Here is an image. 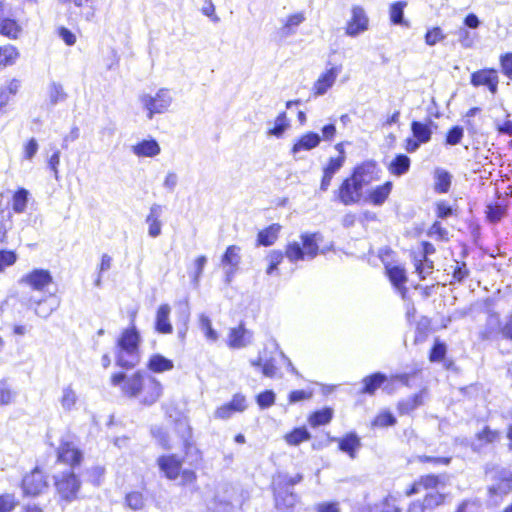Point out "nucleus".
<instances>
[{
	"label": "nucleus",
	"mask_w": 512,
	"mask_h": 512,
	"mask_svg": "<svg viewBox=\"0 0 512 512\" xmlns=\"http://www.w3.org/2000/svg\"><path fill=\"white\" fill-rule=\"evenodd\" d=\"M387 273L390 281L397 288L402 287L407 281L405 269L400 266L387 267Z\"/></svg>",
	"instance_id": "36"
},
{
	"label": "nucleus",
	"mask_w": 512,
	"mask_h": 512,
	"mask_svg": "<svg viewBox=\"0 0 512 512\" xmlns=\"http://www.w3.org/2000/svg\"><path fill=\"white\" fill-rule=\"evenodd\" d=\"M199 324L201 330L204 332L206 338L211 341L218 339L217 332L212 328L211 320L208 316L201 314L199 317Z\"/></svg>",
	"instance_id": "42"
},
{
	"label": "nucleus",
	"mask_w": 512,
	"mask_h": 512,
	"mask_svg": "<svg viewBox=\"0 0 512 512\" xmlns=\"http://www.w3.org/2000/svg\"><path fill=\"white\" fill-rule=\"evenodd\" d=\"M140 102L148 111V118L152 119L154 114L164 113L172 103V97L169 91L161 88L155 96L143 94L140 96Z\"/></svg>",
	"instance_id": "5"
},
{
	"label": "nucleus",
	"mask_w": 512,
	"mask_h": 512,
	"mask_svg": "<svg viewBox=\"0 0 512 512\" xmlns=\"http://www.w3.org/2000/svg\"><path fill=\"white\" fill-rule=\"evenodd\" d=\"M19 33V26L12 19H3L0 21V34L16 38Z\"/></svg>",
	"instance_id": "39"
},
{
	"label": "nucleus",
	"mask_w": 512,
	"mask_h": 512,
	"mask_svg": "<svg viewBox=\"0 0 512 512\" xmlns=\"http://www.w3.org/2000/svg\"><path fill=\"white\" fill-rule=\"evenodd\" d=\"M176 433L180 436L183 442H186V446L189 448L190 438H192V428L186 420L176 421Z\"/></svg>",
	"instance_id": "43"
},
{
	"label": "nucleus",
	"mask_w": 512,
	"mask_h": 512,
	"mask_svg": "<svg viewBox=\"0 0 512 512\" xmlns=\"http://www.w3.org/2000/svg\"><path fill=\"white\" fill-rule=\"evenodd\" d=\"M497 75L496 70L493 69H483L472 73L471 75V84L475 87L481 85H488V83L492 80L494 76Z\"/></svg>",
	"instance_id": "33"
},
{
	"label": "nucleus",
	"mask_w": 512,
	"mask_h": 512,
	"mask_svg": "<svg viewBox=\"0 0 512 512\" xmlns=\"http://www.w3.org/2000/svg\"><path fill=\"white\" fill-rule=\"evenodd\" d=\"M16 506V501L13 495L4 494L0 496V512H12Z\"/></svg>",
	"instance_id": "59"
},
{
	"label": "nucleus",
	"mask_w": 512,
	"mask_h": 512,
	"mask_svg": "<svg viewBox=\"0 0 512 512\" xmlns=\"http://www.w3.org/2000/svg\"><path fill=\"white\" fill-rule=\"evenodd\" d=\"M369 28V18L361 6H353L351 9V18L346 25V35L357 37Z\"/></svg>",
	"instance_id": "7"
},
{
	"label": "nucleus",
	"mask_w": 512,
	"mask_h": 512,
	"mask_svg": "<svg viewBox=\"0 0 512 512\" xmlns=\"http://www.w3.org/2000/svg\"><path fill=\"white\" fill-rule=\"evenodd\" d=\"M29 192L19 188L13 195L12 207L15 213H23L26 210Z\"/></svg>",
	"instance_id": "34"
},
{
	"label": "nucleus",
	"mask_w": 512,
	"mask_h": 512,
	"mask_svg": "<svg viewBox=\"0 0 512 512\" xmlns=\"http://www.w3.org/2000/svg\"><path fill=\"white\" fill-rule=\"evenodd\" d=\"M395 423H396L395 417L389 412L379 414L373 421L374 426H380V427L392 426Z\"/></svg>",
	"instance_id": "60"
},
{
	"label": "nucleus",
	"mask_w": 512,
	"mask_h": 512,
	"mask_svg": "<svg viewBox=\"0 0 512 512\" xmlns=\"http://www.w3.org/2000/svg\"><path fill=\"white\" fill-rule=\"evenodd\" d=\"M158 465L161 471H163L167 478L175 479L178 477L182 461L175 455L161 456L158 458Z\"/></svg>",
	"instance_id": "11"
},
{
	"label": "nucleus",
	"mask_w": 512,
	"mask_h": 512,
	"mask_svg": "<svg viewBox=\"0 0 512 512\" xmlns=\"http://www.w3.org/2000/svg\"><path fill=\"white\" fill-rule=\"evenodd\" d=\"M57 492L66 501L76 499L80 489V482H55Z\"/></svg>",
	"instance_id": "25"
},
{
	"label": "nucleus",
	"mask_w": 512,
	"mask_h": 512,
	"mask_svg": "<svg viewBox=\"0 0 512 512\" xmlns=\"http://www.w3.org/2000/svg\"><path fill=\"white\" fill-rule=\"evenodd\" d=\"M295 482H277L273 485L275 506L280 512H291L297 503V495L293 491Z\"/></svg>",
	"instance_id": "6"
},
{
	"label": "nucleus",
	"mask_w": 512,
	"mask_h": 512,
	"mask_svg": "<svg viewBox=\"0 0 512 512\" xmlns=\"http://www.w3.org/2000/svg\"><path fill=\"white\" fill-rule=\"evenodd\" d=\"M235 412H243L247 408L246 398L242 394H235L228 403Z\"/></svg>",
	"instance_id": "62"
},
{
	"label": "nucleus",
	"mask_w": 512,
	"mask_h": 512,
	"mask_svg": "<svg viewBox=\"0 0 512 512\" xmlns=\"http://www.w3.org/2000/svg\"><path fill=\"white\" fill-rule=\"evenodd\" d=\"M284 256H286L282 251L280 250H272L267 256V259L269 260V266L266 270V273L268 275L272 274L274 271L278 269V265L282 262Z\"/></svg>",
	"instance_id": "46"
},
{
	"label": "nucleus",
	"mask_w": 512,
	"mask_h": 512,
	"mask_svg": "<svg viewBox=\"0 0 512 512\" xmlns=\"http://www.w3.org/2000/svg\"><path fill=\"white\" fill-rule=\"evenodd\" d=\"M132 152L138 157H154L160 154L161 148L156 140L149 139L132 146Z\"/></svg>",
	"instance_id": "16"
},
{
	"label": "nucleus",
	"mask_w": 512,
	"mask_h": 512,
	"mask_svg": "<svg viewBox=\"0 0 512 512\" xmlns=\"http://www.w3.org/2000/svg\"><path fill=\"white\" fill-rule=\"evenodd\" d=\"M140 335L135 326L123 331L118 339L117 348L125 351L139 353Z\"/></svg>",
	"instance_id": "10"
},
{
	"label": "nucleus",
	"mask_w": 512,
	"mask_h": 512,
	"mask_svg": "<svg viewBox=\"0 0 512 512\" xmlns=\"http://www.w3.org/2000/svg\"><path fill=\"white\" fill-rule=\"evenodd\" d=\"M77 401V395L71 386H67L63 389V395L60 400L64 410L70 411Z\"/></svg>",
	"instance_id": "40"
},
{
	"label": "nucleus",
	"mask_w": 512,
	"mask_h": 512,
	"mask_svg": "<svg viewBox=\"0 0 512 512\" xmlns=\"http://www.w3.org/2000/svg\"><path fill=\"white\" fill-rule=\"evenodd\" d=\"M463 136V128L460 126H454L448 131L445 142L447 145L454 146L461 142Z\"/></svg>",
	"instance_id": "51"
},
{
	"label": "nucleus",
	"mask_w": 512,
	"mask_h": 512,
	"mask_svg": "<svg viewBox=\"0 0 512 512\" xmlns=\"http://www.w3.org/2000/svg\"><path fill=\"white\" fill-rule=\"evenodd\" d=\"M151 434L157 440L159 445L166 450H170L172 448L170 444V439L168 433L159 426L151 427Z\"/></svg>",
	"instance_id": "41"
},
{
	"label": "nucleus",
	"mask_w": 512,
	"mask_h": 512,
	"mask_svg": "<svg viewBox=\"0 0 512 512\" xmlns=\"http://www.w3.org/2000/svg\"><path fill=\"white\" fill-rule=\"evenodd\" d=\"M373 169L374 164L372 163H364L355 167L352 175L346 178L339 189L335 191L337 199L346 206L359 202L362 197V189L369 182L365 176L372 173Z\"/></svg>",
	"instance_id": "2"
},
{
	"label": "nucleus",
	"mask_w": 512,
	"mask_h": 512,
	"mask_svg": "<svg viewBox=\"0 0 512 512\" xmlns=\"http://www.w3.org/2000/svg\"><path fill=\"white\" fill-rule=\"evenodd\" d=\"M257 404L261 409H266L272 406L275 402V393L272 390L261 392L256 398Z\"/></svg>",
	"instance_id": "52"
},
{
	"label": "nucleus",
	"mask_w": 512,
	"mask_h": 512,
	"mask_svg": "<svg viewBox=\"0 0 512 512\" xmlns=\"http://www.w3.org/2000/svg\"><path fill=\"white\" fill-rule=\"evenodd\" d=\"M305 21V16L302 12L295 13L290 15L284 26L279 30L281 37H288L295 32V28H297L301 23Z\"/></svg>",
	"instance_id": "32"
},
{
	"label": "nucleus",
	"mask_w": 512,
	"mask_h": 512,
	"mask_svg": "<svg viewBox=\"0 0 512 512\" xmlns=\"http://www.w3.org/2000/svg\"><path fill=\"white\" fill-rule=\"evenodd\" d=\"M339 73L338 68H331L326 73L322 74L314 85L315 94L323 95L327 90L332 87Z\"/></svg>",
	"instance_id": "19"
},
{
	"label": "nucleus",
	"mask_w": 512,
	"mask_h": 512,
	"mask_svg": "<svg viewBox=\"0 0 512 512\" xmlns=\"http://www.w3.org/2000/svg\"><path fill=\"white\" fill-rule=\"evenodd\" d=\"M57 459L60 463L66 464L71 468V473L65 480H76L77 476L74 471L82 462V451L73 442L61 440L57 450Z\"/></svg>",
	"instance_id": "4"
},
{
	"label": "nucleus",
	"mask_w": 512,
	"mask_h": 512,
	"mask_svg": "<svg viewBox=\"0 0 512 512\" xmlns=\"http://www.w3.org/2000/svg\"><path fill=\"white\" fill-rule=\"evenodd\" d=\"M171 308L168 304H162L159 306L156 313L155 330L161 334H171L172 325L169 321V315Z\"/></svg>",
	"instance_id": "14"
},
{
	"label": "nucleus",
	"mask_w": 512,
	"mask_h": 512,
	"mask_svg": "<svg viewBox=\"0 0 512 512\" xmlns=\"http://www.w3.org/2000/svg\"><path fill=\"white\" fill-rule=\"evenodd\" d=\"M162 206L159 204H152L149 214L146 216L145 222L148 225V235L151 238H157L162 232Z\"/></svg>",
	"instance_id": "9"
},
{
	"label": "nucleus",
	"mask_w": 512,
	"mask_h": 512,
	"mask_svg": "<svg viewBox=\"0 0 512 512\" xmlns=\"http://www.w3.org/2000/svg\"><path fill=\"white\" fill-rule=\"evenodd\" d=\"M446 351H447L446 344L436 340V342L434 343V345L430 351L429 360L431 362L442 361L445 358Z\"/></svg>",
	"instance_id": "49"
},
{
	"label": "nucleus",
	"mask_w": 512,
	"mask_h": 512,
	"mask_svg": "<svg viewBox=\"0 0 512 512\" xmlns=\"http://www.w3.org/2000/svg\"><path fill=\"white\" fill-rule=\"evenodd\" d=\"M421 405H423V391L399 401L398 411L402 415L409 414Z\"/></svg>",
	"instance_id": "28"
},
{
	"label": "nucleus",
	"mask_w": 512,
	"mask_h": 512,
	"mask_svg": "<svg viewBox=\"0 0 512 512\" xmlns=\"http://www.w3.org/2000/svg\"><path fill=\"white\" fill-rule=\"evenodd\" d=\"M290 126L289 124V120L286 116V113L285 112H282L280 113L276 120H275V124H274V127L273 128H270L268 131H267V134L269 136H275L277 138H280L282 137V135L284 134L285 130Z\"/></svg>",
	"instance_id": "35"
},
{
	"label": "nucleus",
	"mask_w": 512,
	"mask_h": 512,
	"mask_svg": "<svg viewBox=\"0 0 512 512\" xmlns=\"http://www.w3.org/2000/svg\"><path fill=\"white\" fill-rule=\"evenodd\" d=\"M309 438L310 433L306 428H296L286 436V441L291 445H298Z\"/></svg>",
	"instance_id": "44"
},
{
	"label": "nucleus",
	"mask_w": 512,
	"mask_h": 512,
	"mask_svg": "<svg viewBox=\"0 0 512 512\" xmlns=\"http://www.w3.org/2000/svg\"><path fill=\"white\" fill-rule=\"evenodd\" d=\"M252 334L243 325L232 328L229 332V345L233 348H242L251 342Z\"/></svg>",
	"instance_id": "17"
},
{
	"label": "nucleus",
	"mask_w": 512,
	"mask_h": 512,
	"mask_svg": "<svg viewBox=\"0 0 512 512\" xmlns=\"http://www.w3.org/2000/svg\"><path fill=\"white\" fill-rule=\"evenodd\" d=\"M52 281L51 273L44 269H34L20 279V283L26 284L34 290H42Z\"/></svg>",
	"instance_id": "8"
},
{
	"label": "nucleus",
	"mask_w": 512,
	"mask_h": 512,
	"mask_svg": "<svg viewBox=\"0 0 512 512\" xmlns=\"http://www.w3.org/2000/svg\"><path fill=\"white\" fill-rule=\"evenodd\" d=\"M392 190V182L388 181L383 185L377 186L375 189L370 191L368 195V199L374 205L380 206L382 205Z\"/></svg>",
	"instance_id": "27"
},
{
	"label": "nucleus",
	"mask_w": 512,
	"mask_h": 512,
	"mask_svg": "<svg viewBox=\"0 0 512 512\" xmlns=\"http://www.w3.org/2000/svg\"><path fill=\"white\" fill-rule=\"evenodd\" d=\"M241 248L237 245H230L227 247L225 253L221 258V264L224 267H239L241 263Z\"/></svg>",
	"instance_id": "29"
},
{
	"label": "nucleus",
	"mask_w": 512,
	"mask_h": 512,
	"mask_svg": "<svg viewBox=\"0 0 512 512\" xmlns=\"http://www.w3.org/2000/svg\"><path fill=\"white\" fill-rule=\"evenodd\" d=\"M127 505L133 510H140L144 506L143 496L139 492H132L126 496Z\"/></svg>",
	"instance_id": "55"
},
{
	"label": "nucleus",
	"mask_w": 512,
	"mask_h": 512,
	"mask_svg": "<svg viewBox=\"0 0 512 512\" xmlns=\"http://www.w3.org/2000/svg\"><path fill=\"white\" fill-rule=\"evenodd\" d=\"M387 380V376L381 372L373 373L362 379V388L360 394L374 395L376 390L381 387Z\"/></svg>",
	"instance_id": "15"
},
{
	"label": "nucleus",
	"mask_w": 512,
	"mask_h": 512,
	"mask_svg": "<svg viewBox=\"0 0 512 512\" xmlns=\"http://www.w3.org/2000/svg\"><path fill=\"white\" fill-rule=\"evenodd\" d=\"M452 276L457 282H463L469 276V270L466 263L456 261V266L453 270Z\"/></svg>",
	"instance_id": "56"
},
{
	"label": "nucleus",
	"mask_w": 512,
	"mask_h": 512,
	"mask_svg": "<svg viewBox=\"0 0 512 512\" xmlns=\"http://www.w3.org/2000/svg\"><path fill=\"white\" fill-rule=\"evenodd\" d=\"M147 367L152 372L161 373L172 370L174 368V364L172 360L164 357L163 355L155 354L149 359Z\"/></svg>",
	"instance_id": "26"
},
{
	"label": "nucleus",
	"mask_w": 512,
	"mask_h": 512,
	"mask_svg": "<svg viewBox=\"0 0 512 512\" xmlns=\"http://www.w3.org/2000/svg\"><path fill=\"white\" fill-rule=\"evenodd\" d=\"M281 226L279 224H272L269 227L258 232L256 246H271L278 239Z\"/></svg>",
	"instance_id": "18"
},
{
	"label": "nucleus",
	"mask_w": 512,
	"mask_h": 512,
	"mask_svg": "<svg viewBox=\"0 0 512 512\" xmlns=\"http://www.w3.org/2000/svg\"><path fill=\"white\" fill-rule=\"evenodd\" d=\"M482 503L479 499H466L462 501L455 512H481Z\"/></svg>",
	"instance_id": "48"
},
{
	"label": "nucleus",
	"mask_w": 512,
	"mask_h": 512,
	"mask_svg": "<svg viewBox=\"0 0 512 512\" xmlns=\"http://www.w3.org/2000/svg\"><path fill=\"white\" fill-rule=\"evenodd\" d=\"M338 443L339 449L347 453L351 458H355L356 451L361 447L360 439L355 433H350L338 439Z\"/></svg>",
	"instance_id": "23"
},
{
	"label": "nucleus",
	"mask_w": 512,
	"mask_h": 512,
	"mask_svg": "<svg viewBox=\"0 0 512 512\" xmlns=\"http://www.w3.org/2000/svg\"><path fill=\"white\" fill-rule=\"evenodd\" d=\"M345 155H340L336 158H330L327 166L323 169L331 174H336L344 165Z\"/></svg>",
	"instance_id": "58"
},
{
	"label": "nucleus",
	"mask_w": 512,
	"mask_h": 512,
	"mask_svg": "<svg viewBox=\"0 0 512 512\" xmlns=\"http://www.w3.org/2000/svg\"><path fill=\"white\" fill-rule=\"evenodd\" d=\"M453 214L452 207L446 201H439L436 204V215L438 218L446 219Z\"/></svg>",
	"instance_id": "63"
},
{
	"label": "nucleus",
	"mask_w": 512,
	"mask_h": 512,
	"mask_svg": "<svg viewBox=\"0 0 512 512\" xmlns=\"http://www.w3.org/2000/svg\"><path fill=\"white\" fill-rule=\"evenodd\" d=\"M140 361V355L136 352L116 349V365L124 369L134 368Z\"/></svg>",
	"instance_id": "20"
},
{
	"label": "nucleus",
	"mask_w": 512,
	"mask_h": 512,
	"mask_svg": "<svg viewBox=\"0 0 512 512\" xmlns=\"http://www.w3.org/2000/svg\"><path fill=\"white\" fill-rule=\"evenodd\" d=\"M13 213L8 206L0 207V243L7 244L8 237L7 233L13 227L12 221Z\"/></svg>",
	"instance_id": "21"
},
{
	"label": "nucleus",
	"mask_w": 512,
	"mask_h": 512,
	"mask_svg": "<svg viewBox=\"0 0 512 512\" xmlns=\"http://www.w3.org/2000/svg\"><path fill=\"white\" fill-rule=\"evenodd\" d=\"M332 416L333 412L330 408L318 410L311 414V416L309 417V423L313 427L325 425L331 421Z\"/></svg>",
	"instance_id": "37"
},
{
	"label": "nucleus",
	"mask_w": 512,
	"mask_h": 512,
	"mask_svg": "<svg viewBox=\"0 0 512 512\" xmlns=\"http://www.w3.org/2000/svg\"><path fill=\"white\" fill-rule=\"evenodd\" d=\"M19 53L12 45L0 47V67L12 65L17 59Z\"/></svg>",
	"instance_id": "38"
},
{
	"label": "nucleus",
	"mask_w": 512,
	"mask_h": 512,
	"mask_svg": "<svg viewBox=\"0 0 512 512\" xmlns=\"http://www.w3.org/2000/svg\"><path fill=\"white\" fill-rule=\"evenodd\" d=\"M190 318V312L187 307H183L179 311V321L181 325H177L178 337L184 339L188 331V322Z\"/></svg>",
	"instance_id": "47"
},
{
	"label": "nucleus",
	"mask_w": 512,
	"mask_h": 512,
	"mask_svg": "<svg viewBox=\"0 0 512 512\" xmlns=\"http://www.w3.org/2000/svg\"><path fill=\"white\" fill-rule=\"evenodd\" d=\"M48 97L51 106L66 101L68 94L65 92L62 84L52 81L48 86Z\"/></svg>",
	"instance_id": "31"
},
{
	"label": "nucleus",
	"mask_w": 512,
	"mask_h": 512,
	"mask_svg": "<svg viewBox=\"0 0 512 512\" xmlns=\"http://www.w3.org/2000/svg\"><path fill=\"white\" fill-rule=\"evenodd\" d=\"M17 261V254L14 251L0 250V272Z\"/></svg>",
	"instance_id": "53"
},
{
	"label": "nucleus",
	"mask_w": 512,
	"mask_h": 512,
	"mask_svg": "<svg viewBox=\"0 0 512 512\" xmlns=\"http://www.w3.org/2000/svg\"><path fill=\"white\" fill-rule=\"evenodd\" d=\"M317 234H302L301 240L303 247L298 242L287 245L285 255L291 261L304 260L305 258L313 259L318 254V244L316 241Z\"/></svg>",
	"instance_id": "3"
},
{
	"label": "nucleus",
	"mask_w": 512,
	"mask_h": 512,
	"mask_svg": "<svg viewBox=\"0 0 512 512\" xmlns=\"http://www.w3.org/2000/svg\"><path fill=\"white\" fill-rule=\"evenodd\" d=\"M501 67L503 73L512 79V54H506L501 57Z\"/></svg>",
	"instance_id": "64"
},
{
	"label": "nucleus",
	"mask_w": 512,
	"mask_h": 512,
	"mask_svg": "<svg viewBox=\"0 0 512 512\" xmlns=\"http://www.w3.org/2000/svg\"><path fill=\"white\" fill-rule=\"evenodd\" d=\"M445 34L440 27H434L427 31L425 34V43L429 46H434L438 42L445 39Z\"/></svg>",
	"instance_id": "50"
},
{
	"label": "nucleus",
	"mask_w": 512,
	"mask_h": 512,
	"mask_svg": "<svg viewBox=\"0 0 512 512\" xmlns=\"http://www.w3.org/2000/svg\"><path fill=\"white\" fill-rule=\"evenodd\" d=\"M321 142V137L315 132H308L302 135L293 145L291 153L296 155L301 151H309L317 147Z\"/></svg>",
	"instance_id": "13"
},
{
	"label": "nucleus",
	"mask_w": 512,
	"mask_h": 512,
	"mask_svg": "<svg viewBox=\"0 0 512 512\" xmlns=\"http://www.w3.org/2000/svg\"><path fill=\"white\" fill-rule=\"evenodd\" d=\"M407 3L404 1H398L390 7V20L395 25H401L404 27H410L409 22L404 18V8Z\"/></svg>",
	"instance_id": "30"
},
{
	"label": "nucleus",
	"mask_w": 512,
	"mask_h": 512,
	"mask_svg": "<svg viewBox=\"0 0 512 512\" xmlns=\"http://www.w3.org/2000/svg\"><path fill=\"white\" fill-rule=\"evenodd\" d=\"M434 190L437 193H447L451 186V174L442 168H437L434 172Z\"/></svg>",
	"instance_id": "24"
},
{
	"label": "nucleus",
	"mask_w": 512,
	"mask_h": 512,
	"mask_svg": "<svg viewBox=\"0 0 512 512\" xmlns=\"http://www.w3.org/2000/svg\"><path fill=\"white\" fill-rule=\"evenodd\" d=\"M432 128H437V124L431 119H428L425 123L420 121H413L411 123L413 137L418 139L422 144L428 143L431 140Z\"/></svg>",
	"instance_id": "12"
},
{
	"label": "nucleus",
	"mask_w": 512,
	"mask_h": 512,
	"mask_svg": "<svg viewBox=\"0 0 512 512\" xmlns=\"http://www.w3.org/2000/svg\"><path fill=\"white\" fill-rule=\"evenodd\" d=\"M111 385L119 387L122 394L128 398L138 399L140 404L153 405L162 395V385L145 371L138 370L127 376L123 372L111 376Z\"/></svg>",
	"instance_id": "1"
},
{
	"label": "nucleus",
	"mask_w": 512,
	"mask_h": 512,
	"mask_svg": "<svg viewBox=\"0 0 512 512\" xmlns=\"http://www.w3.org/2000/svg\"><path fill=\"white\" fill-rule=\"evenodd\" d=\"M411 166L410 158L405 154H398L388 165V171L395 176L406 174Z\"/></svg>",
	"instance_id": "22"
},
{
	"label": "nucleus",
	"mask_w": 512,
	"mask_h": 512,
	"mask_svg": "<svg viewBox=\"0 0 512 512\" xmlns=\"http://www.w3.org/2000/svg\"><path fill=\"white\" fill-rule=\"evenodd\" d=\"M24 494L37 496L47 487V482H21Z\"/></svg>",
	"instance_id": "45"
},
{
	"label": "nucleus",
	"mask_w": 512,
	"mask_h": 512,
	"mask_svg": "<svg viewBox=\"0 0 512 512\" xmlns=\"http://www.w3.org/2000/svg\"><path fill=\"white\" fill-rule=\"evenodd\" d=\"M13 396L9 385L5 381H0V405L12 403Z\"/></svg>",
	"instance_id": "57"
},
{
	"label": "nucleus",
	"mask_w": 512,
	"mask_h": 512,
	"mask_svg": "<svg viewBox=\"0 0 512 512\" xmlns=\"http://www.w3.org/2000/svg\"><path fill=\"white\" fill-rule=\"evenodd\" d=\"M433 267V261L429 260L427 257L417 261L415 264L416 271L421 279H424L427 274H430L433 270Z\"/></svg>",
	"instance_id": "54"
},
{
	"label": "nucleus",
	"mask_w": 512,
	"mask_h": 512,
	"mask_svg": "<svg viewBox=\"0 0 512 512\" xmlns=\"http://www.w3.org/2000/svg\"><path fill=\"white\" fill-rule=\"evenodd\" d=\"M477 438L481 441H485L486 443H493L499 439V432L491 430L486 426L481 432L477 433Z\"/></svg>",
	"instance_id": "61"
}]
</instances>
